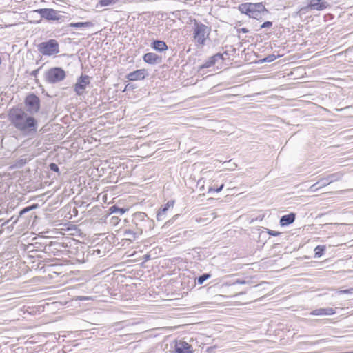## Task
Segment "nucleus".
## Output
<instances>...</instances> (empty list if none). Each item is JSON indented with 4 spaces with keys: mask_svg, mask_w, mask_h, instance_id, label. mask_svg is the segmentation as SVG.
Returning <instances> with one entry per match:
<instances>
[{
    "mask_svg": "<svg viewBox=\"0 0 353 353\" xmlns=\"http://www.w3.org/2000/svg\"><path fill=\"white\" fill-rule=\"evenodd\" d=\"M9 120L11 124L24 136L33 135L37 131V121L21 109L11 110Z\"/></svg>",
    "mask_w": 353,
    "mask_h": 353,
    "instance_id": "1",
    "label": "nucleus"
},
{
    "mask_svg": "<svg viewBox=\"0 0 353 353\" xmlns=\"http://www.w3.org/2000/svg\"><path fill=\"white\" fill-rule=\"evenodd\" d=\"M238 9L241 13L245 14L250 17L256 19H261L268 13V11L262 3H242L239 6Z\"/></svg>",
    "mask_w": 353,
    "mask_h": 353,
    "instance_id": "2",
    "label": "nucleus"
},
{
    "mask_svg": "<svg viewBox=\"0 0 353 353\" xmlns=\"http://www.w3.org/2000/svg\"><path fill=\"white\" fill-rule=\"evenodd\" d=\"M211 29L210 27L195 21L193 27V38L196 43L201 46L205 44L206 39L208 38Z\"/></svg>",
    "mask_w": 353,
    "mask_h": 353,
    "instance_id": "3",
    "label": "nucleus"
},
{
    "mask_svg": "<svg viewBox=\"0 0 353 353\" xmlns=\"http://www.w3.org/2000/svg\"><path fill=\"white\" fill-rule=\"evenodd\" d=\"M65 76V72L62 68L54 67L45 72L44 79L48 83L54 84L63 81Z\"/></svg>",
    "mask_w": 353,
    "mask_h": 353,
    "instance_id": "4",
    "label": "nucleus"
},
{
    "mask_svg": "<svg viewBox=\"0 0 353 353\" xmlns=\"http://www.w3.org/2000/svg\"><path fill=\"white\" fill-rule=\"evenodd\" d=\"M38 50L43 55L52 56L59 52V43L55 39H50L38 45Z\"/></svg>",
    "mask_w": 353,
    "mask_h": 353,
    "instance_id": "5",
    "label": "nucleus"
},
{
    "mask_svg": "<svg viewBox=\"0 0 353 353\" xmlns=\"http://www.w3.org/2000/svg\"><path fill=\"white\" fill-rule=\"evenodd\" d=\"M328 6V3L323 0H310L307 6L300 9L299 13L300 14H303L307 12L310 10H323Z\"/></svg>",
    "mask_w": 353,
    "mask_h": 353,
    "instance_id": "6",
    "label": "nucleus"
},
{
    "mask_svg": "<svg viewBox=\"0 0 353 353\" xmlns=\"http://www.w3.org/2000/svg\"><path fill=\"white\" fill-rule=\"evenodd\" d=\"M90 83V77L88 75H81L74 85V91L77 95H82Z\"/></svg>",
    "mask_w": 353,
    "mask_h": 353,
    "instance_id": "7",
    "label": "nucleus"
},
{
    "mask_svg": "<svg viewBox=\"0 0 353 353\" xmlns=\"http://www.w3.org/2000/svg\"><path fill=\"white\" fill-rule=\"evenodd\" d=\"M39 13L42 18L47 20H59L58 12L52 8H41L34 10Z\"/></svg>",
    "mask_w": 353,
    "mask_h": 353,
    "instance_id": "8",
    "label": "nucleus"
},
{
    "mask_svg": "<svg viewBox=\"0 0 353 353\" xmlns=\"http://www.w3.org/2000/svg\"><path fill=\"white\" fill-rule=\"evenodd\" d=\"M26 105L29 111L36 112L39 109V99L34 94H30L26 99Z\"/></svg>",
    "mask_w": 353,
    "mask_h": 353,
    "instance_id": "9",
    "label": "nucleus"
},
{
    "mask_svg": "<svg viewBox=\"0 0 353 353\" xmlns=\"http://www.w3.org/2000/svg\"><path fill=\"white\" fill-rule=\"evenodd\" d=\"M142 228H137L136 231H133L132 230H125L123 234V239L125 241H129L130 242H132L135 241L142 234Z\"/></svg>",
    "mask_w": 353,
    "mask_h": 353,
    "instance_id": "10",
    "label": "nucleus"
},
{
    "mask_svg": "<svg viewBox=\"0 0 353 353\" xmlns=\"http://www.w3.org/2000/svg\"><path fill=\"white\" fill-rule=\"evenodd\" d=\"M175 351L177 353H193L192 345L185 341L177 342L175 345Z\"/></svg>",
    "mask_w": 353,
    "mask_h": 353,
    "instance_id": "11",
    "label": "nucleus"
},
{
    "mask_svg": "<svg viewBox=\"0 0 353 353\" xmlns=\"http://www.w3.org/2000/svg\"><path fill=\"white\" fill-rule=\"evenodd\" d=\"M143 59L145 62L152 65L161 62V57L153 52H148L145 54Z\"/></svg>",
    "mask_w": 353,
    "mask_h": 353,
    "instance_id": "12",
    "label": "nucleus"
},
{
    "mask_svg": "<svg viewBox=\"0 0 353 353\" xmlns=\"http://www.w3.org/2000/svg\"><path fill=\"white\" fill-rule=\"evenodd\" d=\"M145 77V70L141 69L129 73L126 77L129 81H138L143 79Z\"/></svg>",
    "mask_w": 353,
    "mask_h": 353,
    "instance_id": "13",
    "label": "nucleus"
},
{
    "mask_svg": "<svg viewBox=\"0 0 353 353\" xmlns=\"http://www.w3.org/2000/svg\"><path fill=\"white\" fill-rule=\"evenodd\" d=\"M174 206V201H168L165 206H163L157 214V219L159 221H162L165 218V214L167 211L171 208H172Z\"/></svg>",
    "mask_w": 353,
    "mask_h": 353,
    "instance_id": "14",
    "label": "nucleus"
},
{
    "mask_svg": "<svg viewBox=\"0 0 353 353\" xmlns=\"http://www.w3.org/2000/svg\"><path fill=\"white\" fill-rule=\"evenodd\" d=\"M335 313V311L332 307L328 308H319L314 310L312 312H311V315H315V316H325V315H332Z\"/></svg>",
    "mask_w": 353,
    "mask_h": 353,
    "instance_id": "15",
    "label": "nucleus"
},
{
    "mask_svg": "<svg viewBox=\"0 0 353 353\" xmlns=\"http://www.w3.org/2000/svg\"><path fill=\"white\" fill-rule=\"evenodd\" d=\"M295 216L296 215L294 213H290L288 214L282 216L280 219L281 225L285 226L292 223L295 220Z\"/></svg>",
    "mask_w": 353,
    "mask_h": 353,
    "instance_id": "16",
    "label": "nucleus"
},
{
    "mask_svg": "<svg viewBox=\"0 0 353 353\" xmlns=\"http://www.w3.org/2000/svg\"><path fill=\"white\" fill-rule=\"evenodd\" d=\"M151 47L158 52H164L168 49V46L163 41L155 40L152 44Z\"/></svg>",
    "mask_w": 353,
    "mask_h": 353,
    "instance_id": "17",
    "label": "nucleus"
},
{
    "mask_svg": "<svg viewBox=\"0 0 353 353\" xmlns=\"http://www.w3.org/2000/svg\"><path fill=\"white\" fill-rule=\"evenodd\" d=\"M342 176H343V174L340 172L334 173V174L328 175L325 178L321 179L318 181V183L322 182L323 181H328L330 183H332L334 181H337L340 180L341 179Z\"/></svg>",
    "mask_w": 353,
    "mask_h": 353,
    "instance_id": "18",
    "label": "nucleus"
},
{
    "mask_svg": "<svg viewBox=\"0 0 353 353\" xmlns=\"http://www.w3.org/2000/svg\"><path fill=\"white\" fill-rule=\"evenodd\" d=\"M69 26L74 28H90L93 26V23L91 21L71 23L69 24Z\"/></svg>",
    "mask_w": 353,
    "mask_h": 353,
    "instance_id": "19",
    "label": "nucleus"
},
{
    "mask_svg": "<svg viewBox=\"0 0 353 353\" xmlns=\"http://www.w3.org/2000/svg\"><path fill=\"white\" fill-rule=\"evenodd\" d=\"M137 221H149V218L144 212H137L134 214V221L136 222Z\"/></svg>",
    "mask_w": 353,
    "mask_h": 353,
    "instance_id": "20",
    "label": "nucleus"
},
{
    "mask_svg": "<svg viewBox=\"0 0 353 353\" xmlns=\"http://www.w3.org/2000/svg\"><path fill=\"white\" fill-rule=\"evenodd\" d=\"M109 210L110 211L111 214H123L126 212V210L124 208H120L116 205H113L110 208Z\"/></svg>",
    "mask_w": 353,
    "mask_h": 353,
    "instance_id": "21",
    "label": "nucleus"
},
{
    "mask_svg": "<svg viewBox=\"0 0 353 353\" xmlns=\"http://www.w3.org/2000/svg\"><path fill=\"white\" fill-rule=\"evenodd\" d=\"M119 0H98L99 5L102 7L112 6L117 3Z\"/></svg>",
    "mask_w": 353,
    "mask_h": 353,
    "instance_id": "22",
    "label": "nucleus"
},
{
    "mask_svg": "<svg viewBox=\"0 0 353 353\" xmlns=\"http://www.w3.org/2000/svg\"><path fill=\"white\" fill-rule=\"evenodd\" d=\"M325 245H318L314 249V252H315V257L316 258H320L323 254V252L325 251Z\"/></svg>",
    "mask_w": 353,
    "mask_h": 353,
    "instance_id": "23",
    "label": "nucleus"
},
{
    "mask_svg": "<svg viewBox=\"0 0 353 353\" xmlns=\"http://www.w3.org/2000/svg\"><path fill=\"white\" fill-rule=\"evenodd\" d=\"M216 63L214 61V59H212V57L208 59L207 60L203 65H201L200 66V69H203V68H210L211 66H212L213 65H214Z\"/></svg>",
    "mask_w": 353,
    "mask_h": 353,
    "instance_id": "24",
    "label": "nucleus"
},
{
    "mask_svg": "<svg viewBox=\"0 0 353 353\" xmlns=\"http://www.w3.org/2000/svg\"><path fill=\"white\" fill-rule=\"evenodd\" d=\"M210 276H210V274H203L201 275V276L198 278V279H197V281H198V283H199V284H200V285L203 284V282H204L205 281H206L207 279H208Z\"/></svg>",
    "mask_w": 353,
    "mask_h": 353,
    "instance_id": "25",
    "label": "nucleus"
},
{
    "mask_svg": "<svg viewBox=\"0 0 353 353\" xmlns=\"http://www.w3.org/2000/svg\"><path fill=\"white\" fill-rule=\"evenodd\" d=\"M224 187V184L222 183L219 188H212V187H210L209 189H208V193H210L211 192H213V191H215L216 192H221L223 188Z\"/></svg>",
    "mask_w": 353,
    "mask_h": 353,
    "instance_id": "26",
    "label": "nucleus"
},
{
    "mask_svg": "<svg viewBox=\"0 0 353 353\" xmlns=\"http://www.w3.org/2000/svg\"><path fill=\"white\" fill-rule=\"evenodd\" d=\"M49 167L50 170L54 172H58L59 170V167L56 163H52L50 164Z\"/></svg>",
    "mask_w": 353,
    "mask_h": 353,
    "instance_id": "27",
    "label": "nucleus"
},
{
    "mask_svg": "<svg viewBox=\"0 0 353 353\" xmlns=\"http://www.w3.org/2000/svg\"><path fill=\"white\" fill-rule=\"evenodd\" d=\"M212 59H214L215 63L219 59H223V54L220 53H217L213 56H212Z\"/></svg>",
    "mask_w": 353,
    "mask_h": 353,
    "instance_id": "28",
    "label": "nucleus"
},
{
    "mask_svg": "<svg viewBox=\"0 0 353 353\" xmlns=\"http://www.w3.org/2000/svg\"><path fill=\"white\" fill-rule=\"evenodd\" d=\"M275 59H276V56L274 54H271V55L268 56L266 58H265L264 61H267V62H272Z\"/></svg>",
    "mask_w": 353,
    "mask_h": 353,
    "instance_id": "29",
    "label": "nucleus"
},
{
    "mask_svg": "<svg viewBox=\"0 0 353 353\" xmlns=\"http://www.w3.org/2000/svg\"><path fill=\"white\" fill-rule=\"evenodd\" d=\"M318 184H319V183H318V181H317L316 183L311 185L310 188V191L315 192V191L318 190L319 188H321V187H317Z\"/></svg>",
    "mask_w": 353,
    "mask_h": 353,
    "instance_id": "30",
    "label": "nucleus"
},
{
    "mask_svg": "<svg viewBox=\"0 0 353 353\" xmlns=\"http://www.w3.org/2000/svg\"><path fill=\"white\" fill-rule=\"evenodd\" d=\"M268 233L270 235L273 236H277L281 234V232H276V231H274V230H268Z\"/></svg>",
    "mask_w": 353,
    "mask_h": 353,
    "instance_id": "31",
    "label": "nucleus"
},
{
    "mask_svg": "<svg viewBox=\"0 0 353 353\" xmlns=\"http://www.w3.org/2000/svg\"><path fill=\"white\" fill-rule=\"evenodd\" d=\"M272 26V23L271 21H265L261 26V28H268Z\"/></svg>",
    "mask_w": 353,
    "mask_h": 353,
    "instance_id": "32",
    "label": "nucleus"
},
{
    "mask_svg": "<svg viewBox=\"0 0 353 353\" xmlns=\"http://www.w3.org/2000/svg\"><path fill=\"white\" fill-rule=\"evenodd\" d=\"M31 210V208H29V207H26L25 208H23V210H21L19 212V216H22L23 214L29 212Z\"/></svg>",
    "mask_w": 353,
    "mask_h": 353,
    "instance_id": "33",
    "label": "nucleus"
},
{
    "mask_svg": "<svg viewBox=\"0 0 353 353\" xmlns=\"http://www.w3.org/2000/svg\"><path fill=\"white\" fill-rule=\"evenodd\" d=\"M179 215L176 214V215H174L172 219L168 221L166 223H165V225H170V224H172L174 220H176L177 218H178Z\"/></svg>",
    "mask_w": 353,
    "mask_h": 353,
    "instance_id": "34",
    "label": "nucleus"
},
{
    "mask_svg": "<svg viewBox=\"0 0 353 353\" xmlns=\"http://www.w3.org/2000/svg\"><path fill=\"white\" fill-rule=\"evenodd\" d=\"M319 184H321L319 187L322 188L330 184V183L328 181H323L322 182H320Z\"/></svg>",
    "mask_w": 353,
    "mask_h": 353,
    "instance_id": "35",
    "label": "nucleus"
},
{
    "mask_svg": "<svg viewBox=\"0 0 353 353\" xmlns=\"http://www.w3.org/2000/svg\"><path fill=\"white\" fill-rule=\"evenodd\" d=\"M241 32H242L243 33H247V32H248V30L247 28H242L241 29Z\"/></svg>",
    "mask_w": 353,
    "mask_h": 353,
    "instance_id": "36",
    "label": "nucleus"
},
{
    "mask_svg": "<svg viewBox=\"0 0 353 353\" xmlns=\"http://www.w3.org/2000/svg\"><path fill=\"white\" fill-rule=\"evenodd\" d=\"M37 206H38V205H37V204H34V205H31V206H28V207H29V208H31V210H33V209L37 208Z\"/></svg>",
    "mask_w": 353,
    "mask_h": 353,
    "instance_id": "37",
    "label": "nucleus"
},
{
    "mask_svg": "<svg viewBox=\"0 0 353 353\" xmlns=\"http://www.w3.org/2000/svg\"><path fill=\"white\" fill-rule=\"evenodd\" d=\"M89 299H90V298L87 297V296H83V297L80 298V300H83V301L89 300Z\"/></svg>",
    "mask_w": 353,
    "mask_h": 353,
    "instance_id": "38",
    "label": "nucleus"
},
{
    "mask_svg": "<svg viewBox=\"0 0 353 353\" xmlns=\"http://www.w3.org/2000/svg\"><path fill=\"white\" fill-rule=\"evenodd\" d=\"M145 259H148V258H149V256H148V255H145Z\"/></svg>",
    "mask_w": 353,
    "mask_h": 353,
    "instance_id": "39",
    "label": "nucleus"
},
{
    "mask_svg": "<svg viewBox=\"0 0 353 353\" xmlns=\"http://www.w3.org/2000/svg\"><path fill=\"white\" fill-rule=\"evenodd\" d=\"M239 283H245V281H238Z\"/></svg>",
    "mask_w": 353,
    "mask_h": 353,
    "instance_id": "40",
    "label": "nucleus"
},
{
    "mask_svg": "<svg viewBox=\"0 0 353 353\" xmlns=\"http://www.w3.org/2000/svg\"><path fill=\"white\" fill-rule=\"evenodd\" d=\"M202 179H200L199 181H198V184H199L201 183Z\"/></svg>",
    "mask_w": 353,
    "mask_h": 353,
    "instance_id": "41",
    "label": "nucleus"
}]
</instances>
